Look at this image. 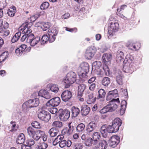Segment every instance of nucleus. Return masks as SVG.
<instances>
[{"label": "nucleus", "instance_id": "nucleus-1", "mask_svg": "<svg viewBox=\"0 0 149 149\" xmlns=\"http://www.w3.org/2000/svg\"><path fill=\"white\" fill-rule=\"evenodd\" d=\"M133 58L130 55H127L123 61V71L125 73H132L134 71L132 63Z\"/></svg>", "mask_w": 149, "mask_h": 149}, {"label": "nucleus", "instance_id": "nucleus-2", "mask_svg": "<svg viewBox=\"0 0 149 149\" xmlns=\"http://www.w3.org/2000/svg\"><path fill=\"white\" fill-rule=\"evenodd\" d=\"M31 25L30 23L26 22L25 24H23L19 28V30L22 31V33L25 34L22 37L21 40V41H24L26 40V42L28 43L27 38L30 36L31 32V30L30 29Z\"/></svg>", "mask_w": 149, "mask_h": 149}, {"label": "nucleus", "instance_id": "nucleus-3", "mask_svg": "<svg viewBox=\"0 0 149 149\" xmlns=\"http://www.w3.org/2000/svg\"><path fill=\"white\" fill-rule=\"evenodd\" d=\"M89 70V65L86 62L81 63L79 67L77 72L79 76H81L82 77H84L86 74L88 72Z\"/></svg>", "mask_w": 149, "mask_h": 149}, {"label": "nucleus", "instance_id": "nucleus-4", "mask_svg": "<svg viewBox=\"0 0 149 149\" xmlns=\"http://www.w3.org/2000/svg\"><path fill=\"white\" fill-rule=\"evenodd\" d=\"M116 103L111 102L103 108L100 111V113L104 114L108 112H112L114 111L117 107Z\"/></svg>", "mask_w": 149, "mask_h": 149}, {"label": "nucleus", "instance_id": "nucleus-5", "mask_svg": "<svg viewBox=\"0 0 149 149\" xmlns=\"http://www.w3.org/2000/svg\"><path fill=\"white\" fill-rule=\"evenodd\" d=\"M39 103V100L38 98L30 99L24 103L22 105V108L26 107L27 108L36 107Z\"/></svg>", "mask_w": 149, "mask_h": 149}, {"label": "nucleus", "instance_id": "nucleus-6", "mask_svg": "<svg viewBox=\"0 0 149 149\" xmlns=\"http://www.w3.org/2000/svg\"><path fill=\"white\" fill-rule=\"evenodd\" d=\"M43 107H42V110L40 111L38 116L39 119L41 120L47 122L51 118V115L48 112L43 110Z\"/></svg>", "mask_w": 149, "mask_h": 149}, {"label": "nucleus", "instance_id": "nucleus-7", "mask_svg": "<svg viewBox=\"0 0 149 149\" xmlns=\"http://www.w3.org/2000/svg\"><path fill=\"white\" fill-rule=\"evenodd\" d=\"M58 113L60 119L62 121L67 120L70 116V112L67 110L64 111L61 109L59 110Z\"/></svg>", "mask_w": 149, "mask_h": 149}, {"label": "nucleus", "instance_id": "nucleus-8", "mask_svg": "<svg viewBox=\"0 0 149 149\" xmlns=\"http://www.w3.org/2000/svg\"><path fill=\"white\" fill-rule=\"evenodd\" d=\"M27 130L28 135L35 141H38L40 138L41 136L37 134L36 130L32 127H29Z\"/></svg>", "mask_w": 149, "mask_h": 149}, {"label": "nucleus", "instance_id": "nucleus-9", "mask_svg": "<svg viewBox=\"0 0 149 149\" xmlns=\"http://www.w3.org/2000/svg\"><path fill=\"white\" fill-rule=\"evenodd\" d=\"M27 38L28 43L30 44L31 46L33 47L36 45L40 41V38L39 37L35 38L32 33L30 34V36Z\"/></svg>", "mask_w": 149, "mask_h": 149}, {"label": "nucleus", "instance_id": "nucleus-10", "mask_svg": "<svg viewBox=\"0 0 149 149\" xmlns=\"http://www.w3.org/2000/svg\"><path fill=\"white\" fill-rule=\"evenodd\" d=\"M60 102V99L59 97L53 98L48 101L46 104V107L57 106L59 104Z\"/></svg>", "mask_w": 149, "mask_h": 149}, {"label": "nucleus", "instance_id": "nucleus-11", "mask_svg": "<svg viewBox=\"0 0 149 149\" xmlns=\"http://www.w3.org/2000/svg\"><path fill=\"white\" fill-rule=\"evenodd\" d=\"M119 28V24L117 22H112L110 24V27L109 28L108 33L110 35H113L117 31Z\"/></svg>", "mask_w": 149, "mask_h": 149}, {"label": "nucleus", "instance_id": "nucleus-12", "mask_svg": "<svg viewBox=\"0 0 149 149\" xmlns=\"http://www.w3.org/2000/svg\"><path fill=\"white\" fill-rule=\"evenodd\" d=\"M120 138L118 136H113L111 137L109 142V146L112 148H115L119 143Z\"/></svg>", "mask_w": 149, "mask_h": 149}, {"label": "nucleus", "instance_id": "nucleus-13", "mask_svg": "<svg viewBox=\"0 0 149 149\" xmlns=\"http://www.w3.org/2000/svg\"><path fill=\"white\" fill-rule=\"evenodd\" d=\"M72 96V93L69 91H64L61 95L62 100L64 102H67L69 100Z\"/></svg>", "mask_w": 149, "mask_h": 149}, {"label": "nucleus", "instance_id": "nucleus-14", "mask_svg": "<svg viewBox=\"0 0 149 149\" xmlns=\"http://www.w3.org/2000/svg\"><path fill=\"white\" fill-rule=\"evenodd\" d=\"M121 124V120L119 118H115L112 122V126L114 127L115 130L117 132L118 130L119 127Z\"/></svg>", "mask_w": 149, "mask_h": 149}, {"label": "nucleus", "instance_id": "nucleus-15", "mask_svg": "<svg viewBox=\"0 0 149 149\" xmlns=\"http://www.w3.org/2000/svg\"><path fill=\"white\" fill-rule=\"evenodd\" d=\"M95 50L92 47H89L87 49L85 53V56L88 59H91L94 55Z\"/></svg>", "mask_w": 149, "mask_h": 149}, {"label": "nucleus", "instance_id": "nucleus-16", "mask_svg": "<svg viewBox=\"0 0 149 149\" xmlns=\"http://www.w3.org/2000/svg\"><path fill=\"white\" fill-rule=\"evenodd\" d=\"M38 95L47 99H50L51 97V95L49 92L47 90L45 89L40 90L38 93Z\"/></svg>", "mask_w": 149, "mask_h": 149}, {"label": "nucleus", "instance_id": "nucleus-17", "mask_svg": "<svg viewBox=\"0 0 149 149\" xmlns=\"http://www.w3.org/2000/svg\"><path fill=\"white\" fill-rule=\"evenodd\" d=\"M97 127V124L95 122L92 121L90 123L87 125L86 130L87 133L92 132L96 129Z\"/></svg>", "mask_w": 149, "mask_h": 149}, {"label": "nucleus", "instance_id": "nucleus-18", "mask_svg": "<svg viewBox=\"0 0 149 149\" xmlns=\"http://www.w3.org/2000/svg\"><path fill=\"white\" fill-rule=\"evenodd\" d=\"M112 92L109 91L108 93L107 94V95L106 98V100L107 101L111 99H112L111 100V102H109L110 103L111 102L114 103H119L120 102V101L119 100V99L118 98L116 99H114V97L113 95L111 94V93Z\"/></svg>", "mask_w": 149, "mask_h": 149}, {"label": "nucleus", "instance_id": "nucleus-19", "mask_svg": "<svg viewBox=\"0 0 149 149\" xmlns=\"http://www.w3.org/2000/svg\"><path fill=\"white\" fill-rule=\"evenodd\" d=\"M96 147V149H106L107 147V142L104 140L100 141L97 145L95 146Z\"/></svg>", "mask_w": 149, "mask_h": 149}, {"label": "nucleus", "instance_id": "nucleus-20", "mask_svg": "<svg viewBox=\"0 0 149 149\" xmlns=\"http://www.w3.org/2000/svg\"><path fill=\"white\" fill-rule=\"evenodd\" d=\"M106 94V92L104 89H100L98 91V95L97 98V99H100V101L102 102L104 101Z\"/></svg>", "mask_w": 149, "mask_h": 149}, {"label": "nucleus", "instance_id": "nucleus-21", "mask_svg": "<svg viewBox=\"0 0 149 149\" xmlns=\"http://www.w3.org/2000/svg\"><path fill=\"white\" fill-rule=\"evenodd\" d=\"M140 47V44L139 43L130 44L128 46L129 49L133 51L138 50Z\"/></svg>", "mask_w": 149, "mask_h": 149}, {"label": "nucleus", "instance_id": "nucleus-22", "mask_svg": "<svg viewBox=\"0 0 149 149\" xmlns=\"http://www.w3.org/2000/svg\"><path fill=\"white\" fill-rule=\"evenodd\" d=\"M64 85H65V88H67L70 87V86L74 82L66 76V77H65L63 80Z\"/></svg>", "mask_w": 149, "mask_h": 149}, {"label": "nucleus", "instance_id": "nucleus-23", "mask_svg": "<svg viewBox=\"0 0 149 149\" xmlns=\"http://www.w3.org/2000/svg\"><path fill=\"white\" fill-rule=\"evenodd\" d=\"M116 80L118 84L119 85L122 84V75L120 71L118 70L116 74Z\"/></svg>", "mask_w": 149, "mask_h": 149}, {"label": "nucleus", "instance_id": "nucleus-24", "mask_svg": "<svg viewBox=\"0 0 149 149\" xmlns=\"http://www.w3.org/2000/svg\"><path fill=\"white\" fill-rule=\"evenodd\" d=\"M90 109L86 105H83L81 107V113L83 116L87 115L89 113Z\"/></svg>", "mask_w": 149, "mask_h": 149}, {"label": "nucleus", "instance_id": "nucleus-25", "mask_svg": "<svg viewBox=\"0 0 149 149\" xmlns=\"http://www.w3.org/2000/svg\"><path fill=\"white\" fill-rule=\"evenodd\" d=\"M100 131L103 137H107L108 132L107 128L106 125H103L100 128Z\"/></svg>", "mask_w": 149, "mask_h": 149}, {"label": "nucleus", "instance_id": "nucleus-26", "mask_svg": "<svg viewBox=\"0 0 149 149\" xmlns=\"http://www.w3.org/2000/svg\"><path fill=\"white\" fill-rule=\"evenodd\" d=\"M86 86L84 84H80L78 87L77 95H83L84 91L86 89Z\"/></svg>", "mask_w": 149, "mask_h": 149}, {"label": "nucleus", "instance_id": "nucleus-27", "mask_svg": "<svg viewBox=\"0 0 149 149\" xmlns=\"http://www.w3.org/2000/svg\"><path fill=\"white\" fill-rule=\"evenodd\" d=\"M66 76L74 82L76 80L77 75L74 72L71 71L69 72L67 74Z\"/></svg>", "mask_w": 149, "mask_h": 149}, {"label": "nucleus", "instance_id": "nucleus-28", "mask_svg": "<svg viewBox=\"0 0 149 149\" xmlns=\"http://www.w3.org/2000/svg\"><path fill=\"white\" fill-rule=\"evenodd\" d=\"M127 104V102L125 100H124L122 101L121 105V108L120 110V113L121 115H123L124 113Z\"/></svg>", "mask_w": 149, "mask_h": 149}, {"label": "nucleus", "instance_id": "nucleus-29", "mask_svg": "<svg viewBox=\"0 0 149 149\" xmlns=\"http://www.w3.org/2000/svg\"><path fill=\"white\" fill-rule=\"evenodd\" d=\"M124 55L123 52L121 51H118L117 52L116 61L118 62L123 61Z\"/></svg>", "mask_w": 149, "mask_h": 149}, {"label": "nucleus", "instance_id": "nucleus-30", "mask_svg": "<svg viewBox=\"0 0 149 149\" xmlns=\"http://www.w3.org/2000/svg\"><path fill=\"white\" fill-rule=\"evenodd\" d=\"M112 57L111 54L105 53L103 54L102 58L103 61L104 62H109L111 61Z\"/></svg>", "mask_w": 149, "mask_h": 149}, {"label": "nucleus", "instance_id": "nucleus-31", "mask_svg": "<svg viewBox=\"0 0 149 149\" xmlns=\"http://www.w3.org/2000/svg\"><path fill=\"white\" fill-rule=\"evenodd\" d=\"M47 88L49 89V90L54 93H57L59 88L57 85L54 84L48 85L47 86Z\"/></svg>", "mask_w": 149, "mask_h": 149}, {"label": "nucleus", "instance_id": "nucleus-32", "mask_svg": "<svg viewBox=\"0 0 149 149\" xmlns=\"http://www.w3.org/2000/svg\"><path fill=\"white\" fill-rule=\"evenodd\" d=\"M88 99H87V102L88 104H91L94 102L97 98L96 97H94L93 93H90L88 95Z\"/></svg>", "mask_w": 149, "mask_h": 149}, {"label": "nucleus", "instance_id": "nucleus-33", "mask_svg": "<svg viewBox=\"0 0 149 149\" xmlns=\"http://www.w3.org/2000/svg\"><path fill=\"white\" fill-rule=\"evenodd\" d=\"M72 115L73 117H76L78 116L80 113L79 109L75 107H73L71 108Z\"/></svg>", "mask_w": 149, "mask_h": 149}, {"label": "nucleus", "instance_id": "nucleus-34", "mask_svg": "<svg viewBox=\"0 0 149 149\" xmlns=\"http://www.w3.org/2000/svg\"><path fill=\"white\" fill-rule=\"evenodd\" d=\"M85 144L86 146H95L97 144L96 143H94V141L92 139V138L91 137L88 138L86 140L85 142Z\"/></svg>", "mask_w": 149, "mask_h": 149}, {"label": "nucleus", "instance_id": "nucleus-35", "mask_svg": "<svg viewBox=\"0 0 149 149\" xmlns=\"http://www.w3.org/2000/svg\"><path fill=\"white\" fill-rule=\"evenodd\" d=\"M25 137L24 134H20L16 140V143L18 144H22L24 142Z\"/></svg>", "mask_w": 149, "mask_h": 149}, {"label": "nucleus", "instance_id": "nucleus-36", "mask_svg": "<svg viewBox=\"0 0 149 149\" xmlns=\"http://www.w3.org/2000/svg\"><path fill=\"white\" fill-rule=\"evenodd\" d=\"M58 132V130L56 128L53 127L51 128L48 132L50 136L51 137H54Z\"/></svg>", "mask_w": 149, "mask_h": 149}, {"label": "nucleus", "instance_id": "nucleus-37", "mask_svg": "<svg viewBox=\"0 0 149 149\" xmlns=\"http://www.w3.org/2000/svg\"><path fill=\"white\" fill-rule=\"evenodd\" d=\"M100 138L99 133L97 132H95L92 135V139L94 141V143L97 144L98 143V140Z\"/></svg>", "mask_w": 149, "mask_h": 149}, {"label": "nucleus", "instance_id": "nucleus-38", "mask_svg": "<svg viewBox=\"0 0 149 149\" xmlns=\"http://www.w3.org/2000/svg\"><path fill=\"white\" fill-rule=\"evenodd\" d=\"M48 35H53L56 36L58 33V31L56 28H52L49 29L48 30Z\"/></svg>", "mask_w": 149, "mask_h": 149}, {"label": "nucleus", "instance_id": "nucleus-39", "mask_svg": "<svg viewBox=\"0 0 149 149\" xmlns=\"http://www.w3.org/2000/svg\"><path fill=\"white\" fill-rule=\"evenodd\" d=\"M8 54L7 51L3 52L0 55V63L3 62L8 57Z\"/></svg>", "mask_w": 149, "mask_h": 149}, {"label": "nucleus", "instance_id": "nucleus-40", "mask_svg": "<svg viewBox=\"0 0 149 149\" xmlns=\"http://www.w3.org/2000/svg\"><path fill=\"white\" fill-rule=\"evenodd\" d=\"M101 83L104 86H108L110 83V78L107 77H104L102 79Z\"/></svg>", "mask_w": 149, "mask_h": 149}, {"label": "nucleus", "instance_id": "nucleus-41", "mask_svg": "<svg viewBox=\"0 0 149 149\" xmlns=\"http://www.w3.org/2000/svg\"><path fill=\"white\" fill-rule=\"evenodd\" d=\"M21 34V32L19 31L16 33L11 39V42L14 43L17 42Z\"/></svg>", "mask_w": 149, "mask_h": 149}, {"label": "nucleus", "instance_id": "nucleus-42", "mask_svg": "<svg viewBox=\"0 0 149 149\" xmlns=\"http://www.w3.org/2000/svg\"><path fill=\"white\" fill-rule=\"evenodd\" d=\"M102 63L100 61H95L93 64V66H94L96 69H98V72L97 74H99L100 73L101 70L99 68L101 66Z\"/></svg>", "mask_w": 149, "mask_h": 149}, {"label": "nucleus", "instance_id": "nucleus-43", "mask_svg": "<svg viewBox=\"0 0 149 149\" xmlns=\"http://www.w3.org/2000/svg\"><path fill=\"white\" fill-rule=\"evenodd\" d=\"M49 42V36L47 35L43 36L40 40V42L42 45L46 43L47 42Z\"/></svg>", "mask_w": 149, "mask_h": 149}, {"label": "nucleus", "instance_id": "nucleus-44", "mask_svg": "<svg viewBox=\"0 0 149 149\" xmlns=\"http://www.w3.org/2000/svg\"><path fill=\"white\" fill-rule=\"evenodd\" d=\"M75 127V124L74 122H71L68 124L69 128L68 129V132L71 134L74 130V128Z\"/></svg>", "mask_w": 149, "mask_h": 149}, {"label": "nucleus", "instance_id": "nucleus-45", "mask_svg": "<svg viewBox=\"0 0 149 149\" xmlns=\"http://www.w3.org/2000/svg\"><path fill=\"white\" fill-rule=\"evenodd\" d=\"M85 126L82 123L79 124L76 127V130L77 132H82L84 129Z\"/></svg>", "mask_w": 149, "mask_h": 149}, {"label": "nucleus", "instance_id": "nucleus-46", "mask_svg": "<svg viewBox=\"0 0 149 149\" xmlns=\"http://www.w3.org/2000/svg\"><path fill=\"white\" fill-rule=\"evenodd\" d=\"M38 146V149H45L48 147L47 144L45 142H41L39 144Z\"/></svg>", "mask_w": 149, "mask_h": 149}, {"label": "nucleus", "instance_id": "nucleus-47", "mask_svg": "<svg viewBox=\"0 0 149 149\" xmlns=\"http://www.w3.org/2000/svg\"><path fill=\"white\" fill-rule=\"evenodd\" d=\"M50 27V25L48 22L43 23L41 26V28L43 31H46Z\"/></svg>", "mask_w": 149, "mask_h": 149}, {"label": "nucleus", "instance_id": "nucleus-48", "mask_svg": "<svg viewBox=\"0 0 149 149\" xmlns=\"http://www.w3.org/2000/svg\"><path fill=\"white\" fill-rule=\"evenodd\" d=\"M49 4L47 2L43 3L40 6V8L41 10H44L48 8L49 6Z\"/></svg>", "mask_w": 149, "mask_h": 149}, {"label": "nucleus", "instance_id": "nucleus-49", "mask_svg": "<svg viewBox=\"0 0 149 149\" xmlns=\"http://www.w3.org/2000/svg\"><path fill=\"white\" fill-rule=\"evenodd\" d=\"M52 125L54 127L61 128L63 126L62 123L59 121H54L52 123Z\"/></svg>", "mask_w": 149, "mask_h": 149}, {"label": "nucleus", "instance_id": "nucleus-50", "mask_svg": "<svg viewBox=\"0 0 149 149\" xmlns=\"http://www.w3.org/2000/svg\"><path fill=\"white\" fill-rule=\"evenodd\" d=\"M107 128L108 132L109 133H112L117 132L115 130V129L112 126L107 125Z\"/></svg>", "mask_w": 149, "mask_h": 149}, {"label": "nucleus", "instance_id": "nucleus-51", "mask_svg": "<svg viewBox=\"0 0 149 149\" xmlns=\"http://www.w3.org/2000/svg\"><path fill=\"white\" fill-rule=\"evenodd\" d=\"M14 8H11L9 9L7 12V14L10 17H13L15 13V9Z\"/></svg>", "mask_w": 149, "mask_h": 149}, {"label": "nucleus", "instance_id": "nucleus-52", "mask_svg": "<svg viewBox=\"0 0 149 149\" xmlns=\"http://www.w3.org/2000/svg\"><path fill=\"white\" fill-rule=\"evenodd\" d=\"M74 145V149H82L83 148V144L81 143H75Z\"/></svg>", "mask_w": 149, "mask_h": 149}, {"label": "nucleus", "instance_id": "nucleus-53", "mask_svg": "<svg viewBox=\"0 0 149 149\" xmlns=\"http://www.w3.org/2000/svg\"><path fill=\"white\" fill-rule=\"evenodd\" d=\"M32 127L36 128H40V124L38 122L34 121L31 124Z\"/></svg>", "mask_w": 149, "mask_h": 149}, {"label": "nucleus", "instance_id": "nucleus-54", "mask_svg": "<svg viewBox=\"0 0 149 149\" xmlns=\"http://www.w3.org/2000/svg\"><path fill=\"white\" fill-rule=\"evenodd\" d=\"M61 133L63 135H66V136H68L70 134L68 132V130L67 127L64 128L62 130Z\"/></svg>", "mask_w": 149, "mask_h": 149}, {"label": "nucleus", "instance_id": "nucleus-55", "mask_svg": "<svg viewBox=\"0 0 149 149\" xmlns=\"http://www.w3.org/2000/svg\"><path fill=\"white\" fill-rule=\"evenodd\" d=\"M26 143L28 145V146H30L34 145L35 141L33 139H28L26 141Z\"/></svg>", "mask_w": 149, "mask_h": 149}, {"label": "nucleus", "instance_id": "nucleus-56", "mask_svg": "<svg viewBox=\"0 0 149 149\" xmlns=\"http://www.w3.org/2000/svg\"><path fill=\"white\" fill-rule=\"evenodd\" d=\"M67 141L65 140H63L60 141L59 146L60 147L63 148L66 146V145Z\"/></svg>", "mask_w": 149, "mask_h": 149}, {"label": "nucleus", "instance_id": "nucleus-57", "mask_svg": "<svg viewBox=\"0 0 149 149\" xmlns=\"http://www.w3.org/2000/svg\"><path fill=\"white\" fill-rule=\"evenodd\" d=\"M50 112L52 114H54L56 113L58 109L56 108L53 107L50 108L49 109Z\"/></svg>", "mask_w": 149, "mask_h": 149}, {"label": "nucleus", "instance_id": "nucleus-58", "mask_svg": "<svg viewBox=\"0 0 149 149\" xmlns=\"http://www.w3.org/2000/svg\"><path fill=\"white\" fill-rule=\"evenodd\" d=\"M49 36V43H52L55 40L56 37L55 36L53 35H48Z\"/></svg>", "mask_w": 149, "mask_h": 149}, {"label": "nucleus", "instance_id": "nucleus-59", "mask_svg": "<svg viewBox=\"0 0 149 149\" xmlns=\"http://www.w3.org/2000/svg\"><path fill=\"white\" fill-rule=\"evenodd\" d=\"M6 0H0V3L2 8H4L6 5Z\"/></svg>", "mask_w": 149, "mask_h": 149}, {"label": "nucleus", "instance_id": "nucleus-60", "mask_svg": "<svg viewBox=\"0 0 149 149\" xmlns=\"http://www.w3.org/2000/svg\"><path fill=\"white\" fill-rule=\"evenodd\" d=\"M20 49H19L18 48L16 49L15 50V53L18 56H21L23 53V52H22Z\"/></svg>", "mask_w": 149, "mask_h": 149}, {"label": "nucleus", "instance_id": "nucleus-61", "mask_svg": "<svg viewBox=\"0 0 149 149\" xmlns=\"http://www.w3.org/2000/svg\"><path fill=\"white\" fill-rule=\"evenodd\" d=\"M26 45L23 44L21 45L19 48V49H20L24 52H25L26 49Z\"/></svg>", "mask_w": 149, "mask_h": 149}, {"label": "nucleus", "instance_id": "nucleus-62", "mask_svg": "<svg viewBox=\"0 0 149 149\" xmlns=\"http://www.w3.org/2000/svg\"><path fill=\"white\" fill-rule=\"evenodd\" d=\"M109 91L112 92L111 93V94H112V95H113V96H114V97H116L118 95V91L116 89H115L114 90L111 91Z\"/></svg>", "mask_w": 149, "mask_h": 149}, {"label": "nucleus", "instance_id": "nucleus-63", "mask_svg": "<svg viewBox=\"0 0 149 149\" xmlns=\"http://www.w3.org/2000/svg\"><path fill=\"white\" fill-rule=\"evenodd\" d=\"M70 17V14L69 13H65L64 14L62 15L61 17L63 19H67Z\"/></svg>", "mask_w": 149, "mask_h": 149}, {"label": "nucleus", "instance_id": "nucleus-64", "mask_svg": "<svg viewBox=\"0 0 149 149\" xmlns=\"http://www.w3.org/2000/svg\"><path fill=\"white\" fill-rule=\"evenodd\" d=\"M120 11H117V15L120 17L124 19H127V18L126 17H125L123 15L121 14L120 12Z\"/></svg>", "mask_w": 149, "mask_h": 149}]
</instances>
